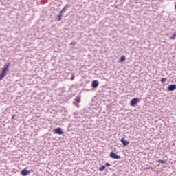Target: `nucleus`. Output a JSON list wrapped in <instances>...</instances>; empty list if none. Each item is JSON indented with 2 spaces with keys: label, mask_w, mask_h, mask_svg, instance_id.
Instances as JSON below:
<instances>
[{
  "label": "nucleus",
  "mask_w": 176,
  "mask_h": 176,
  "mask_svg": "<svg viewBox=\"0 0 176 176\" xmlns=\"http://www.w3.org/2000/svg\"><path fill=\"white\" fill-rule=\"evenodd\" d=\"M9 67H10V64H5L4 67L2 68L1 73L0 74V80H2L5 76H6V74L9 72Z\"/></svg>",
  "instance_id": "f257e3e1"
},
{
  "label": "nucleus",
  "mask_w": 176,
  "mask_h": 176,
  "mask_svg": "<svg viewBox=\"0 0 176 176\" xmlns=\"http://www.w3.org/2000/svg\"><path fill=\"white\" fill-rule=\"evenodd\" d=\"M140 102V98H133L130 102L131 107H135L137 104Z\"/></svg>",
  "instance_id": "f03ea898"
},
{
  "label": "nucleus",
  "mask_w": 176,
  "mask_h": 176,
  "mask_svg": "<svg viewBox=\"0 0 176 176\" xmlns=\"http://www.w3.org/2000/svg\"><path fill=\"white\" fill-rule=\"evenodd\" d=\"M54 134H58L59 135H61L64 134V132L63 131V129L61 127L56 128L53 130Z\"/></svg>",
  "instance_id": "7ed1b4c3"
},
{
  "label": "nucleus",
  "mask_w": 176,
  "mask_h": 176,
  "mask_svg": "<svg viewBox=\"0 0 176 176\" xmlns=\"http://www.w3.org/2000/svg\"><path fill=\"white\" fill-rule=\"evenodd\" d=\"M167 89L168 91H174V90H176V85H169Z\"/></svg>",
  "instance_id": "20e7f679"
},
{
  "label": "nucleus",
  "mask_w": 176,
  "mask_h": 176,
  "mask_svg": "<svg viewBox=\"0 0 176 176\" xmlns=\"http://www.w3.org/2000/svg\"><path fill=\"white\" fill-rule=\"evenodd\" d=\"M110 157H111V159H120V156L116 155V153L113 152L110 153Z\"/></svg>",
  "instance_id": "39448f33"
},
{
  "label": "nucleus",
  "mask_w": 176,
  "mask_h": 176,
  "mask_svg": "<svg viewBox=\"0 0 176 176\" xmlns=\"http://www.w3.org/2000/svg\"><path fill=\"white\" fill-rule=\"evenodd\" d=\"M30 173H31V171L28 170L27 168H24L21 172V174L23 176H25L28 175V174H30Z\"/></svg>",
  "instance_id": "423d86ee"
},
{
  "label": "nucleus",
  "mask_w": 176,
  "mask_h": 176,
  "mask_svg": "<svg viewBox=\"0 0 176 176\" xmlns=\"http://www.w3.org/2000/svg\"><path fill=\"white\" fill-rule=\"evenodd\" d=\"M91 86L94 89H96V87H98V81L97 80H94L91 83Z\"/></svg>",
  "instance_id": "0eeeda50"
},
{
  "label": "nucleus",
  "mask_w": 176,
  "mask_h": 176,
  "mask_svg": "<svg viewBox=\"0 0 176 176\" xmlns=\"http://www.w3.org/2000/svg\"><path fill=\"white\" fill-rule=\"evenodd\" d=\"M121 142L122 144H123L124 146H127V145L130 144V142L125 140L124 138L121 139Z\"/></svg>",
  "instance_id": "6e6552de"
},
{
  "label": "nucleus",
  "mask_w": 176,
  "mask_h": 176,
  "mask_svg": "<svg viewBox=\"0 0 176 176\" xmlns=\"http://www.w3.org/2000/svg\"><path fill=\"white\" fill-rule=\"evenodd\" d=\"M126 60V56H122L120 59H119V63H123Z\"/></svg>",
  "instance_id": "1a4fd4ad"
},
{
  "label": "nucleus",
  "mask_w": 176,
  "mask_h": 176,
  "mask_svg": "<svg viewBox=\"0 0 176 176\" xmlns=\"http://www.w3.org/2000/svg\"><path fill=\"white\" fill-rule=\"evenodd\" d=\"M67 8H68V4H67L63 9L62 10L60 11V14H63V13H65V10L67 9Z\"/></svg>",
  "instance_id": "9d476101"
},
{
  "label": "nucleus",
  "mask_w": 176,
  "mask_h": 176,
  "mask_svg": "<svg viewBox=\"0 0 176 176\" xmlns=\"http://www.w3.org/2000/svg\"><path fill=\"white\" fill-rule=\"evenodd\" d=\"M62 19H63V14L60 13V14L58 15V21H61Z\"/></svg>",
  "instance_id": "9b49d317"
},
{
  "label": "nucleus",
  "mask_w": 176,
  "mask_h": 176,
  "mask_svg": "<svg viewBox=\"0 0 176 176\" xmlns=\"http://www.w3.org/2000/svg\"><path fill=\"white\" fill-rule=\"evenodd\" d=\"M175 38H176V34L174 33V34H173V36H170L169 37V39L173 41L174 39H175Z\"/></svg>",
  "instance_id": "f8f14e48"
},
{
  "label": "nucleus",
  "mask_w": 176,
  "mask_h": 176,
  "mask_svg": "<svg viewBox=\"0 0 176 176\" xmlns=\"http://www.w3.org/2000/svg\"><path fill=\"white\" fill-rule=\"evenodd\" d=\"M76 102H77V104H79L80 102V97H78L75 99Z\"/></svg>",
  "instance_id": "ddd939ff"
},
{
  "label": "nucleus",
  "mask_w": 176,
  "mask_h": 176,
  "mask_svg": "<svg viewBox=\"0 0 176 176\" xmlns=\"http://www.w3.org/2000/svg\"><path fill=\"white\" fill-rule=\"evenodd\" d=\"M158 163L166 164V163H167V161L163 160H158Z\"/></svg>",
  "instance_id": "4468645a"
},
{
  "label": "nucleus",
  "mask_w": 176,
  "mask_h": 176,
  "mask_svg": "<svg viewBox=\"0 0 176 176\" xmlns=\"http://www.w3.org/2000/svg\"><path fill=\"white\" fill-rule=\"evenodd\" d=\"M166 80H167L166 78H163L161 79L162 83H164V82H166Z\"/></svg>",
  "instance_id": "2eb2a0df"
},
{
  "label": "nucleus",
  "mask_w": 176,
  "mask_h": 176,
  "mask_svg": "<svg viewBox=\"0 0 176 176\" xmlns=\"http://www.w3.org/2000/svg\"><path fill=\"white\" fill-rule=\"evenodd\" d=\"M105 170V166H102V167L100 168L99 170L100 171H104Z\"/></svg>",
  "instance_id": "dca6fc26"
},
{
  "label": "nucleus",
  "mask_w": 176,
  "mask_h": 176,
  "mask_svg": "<svg viewBox=\"0 0 176 176\" xmlns=\"http://www.w3.org/2000/svg\"><path fill=\"white\" fill-rule=\"evenodd\" d=\"M105 166H106V167H109V166H111V164H109V163H106V164H105Z\"/></svg>",
  "instance_id": "f3484780"
},
{
  "label": "nucleus",
  "mask_w": 176,
  "mask_h": 176,
  "mask_svg": "<svg viewBox=\"0 0 176 176\" xmlns=\"http://www.w3.org/2000/svg\"><path fill=\"white\" fill-rule=\"evenodd\" d=\"M70 79H71V80H74L75 79V76H72Z\"/></svg>",
  "instance_id": "a211bd4d"
},
{
  "label": "nucleus",
  "mask_w": 176,
  "mask_h": 176,
  "mask_svg": "<svg viewBox=\"0 0 176 176\" xmlns=\"http://www.w3.org/2000/svg\"><path fill=\"white\" fill-rule=\"evenodd\" d=\"M15 116H16V115H13L12 117V119H14Z\"/></svg>",
  "instance_id": "6ab92c4d"
},
{
  "label": "nucleus",
  "mask_w": 176,
  "mask_h": 176,
  "mask_svg": "<svg viewBox=\"0 0 176 176\" xmlns=\"http://www.w3.org/2000/svg\"><path fill=\"white\" fill-rule=\"evenodd\" d=\"M152 168H146V170H151Z\"/></svg>",
  "instance_id": "aec40b11"
}]
</instances>
